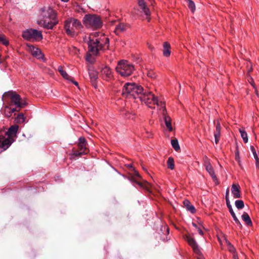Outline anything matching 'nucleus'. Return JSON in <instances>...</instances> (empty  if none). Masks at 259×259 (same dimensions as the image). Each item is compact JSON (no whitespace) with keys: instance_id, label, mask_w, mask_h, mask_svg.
Masks as SVG:
<instances>
[{"instance_id":"1","label":"nucleus","mask_w":259,"mask_h":259,"mask_svg":"<svg viewBox=\"0 0 259 259\" xmlns=\"http://www.w3.org/2000/svg\"><path fill=\"white\" fill-rule=\"evenodd\" d=\"M122 94L126 98L139 99L142 103H144L150 108H155L156 105H159L157 98L151 92L144 90L142 86L135 83H125Z\"/></svg>"},{"instance_id":"2","label":"nucleus","mask_w":259,"mask_h":259,"mask_svg":"<svg viewBox=\"0 0 259 259\" xmlns=\"http://www.w3.org/2000/svg\"><path fill=\"white\" fill-rule=\"evenodd\" d=\"M40 16V19L38 24L47 29H52L58 23L56 13L50 7L41 8Z\"/></svg>"},{"instance_id":"3","label":"nucleus","mask_w":259,"mask_h":259,"mask_svg":"<svg viewBox=\"0 0 259 259\" xmlns=\"http://www.w3.org/2000/svg\"><path fill=\"white\" fill-rule=\"evenodd\" d=\"M19 128L16 124L6 128L0 129V153L7 150L13 142V136H15Z\"/></svg>"},{"instance_id":"4","label":"nucleus","mask_w":259,"mask_h":259,"mask_svg":"<svg viewBox=\"0 0 259 259\" xmlns=\"http://www.w3.org/2000/svg\"><path fill=\"white\" fill-rule=\"evenodd\" d=\"M88 52L94 56L98 55L100 50L107 49L109 47V40L105 37L103 43L102 40L97 38L95 34H91L89 37Z\"/></svg>"},{"instance_id":"5","label":"nucleus","mask_w":259,"mask_h":259,"mask_svg":"<svg viewBox=\"0 0 259 259\" xmlns=\"http://www.w3.org/2000/svg\"><path fill=\"white\" fill-rule=\"evenodd\" d=\"M82 28L81 22L74 18H69L64 21V28L67 35L74 37Z\"/></svg>"},{"instance_id":"6","label":"nucleus","mask_w":259,"mask_h":259,"mask_svg":"<svg viewBox=\"0 0 259 259\" xmlns=\"http://www.w3.org/2000/svg\"><path fill=\"white\" fill-rule=\"evenodd\" d=\"M77 146L78 150H76L75 148L72 149V152L70 154L71 159H75L76 158L81 157L82 155H85L89 152L88 143L84 137H81L79 138Z\"/></svg>"},{"instance_id":"7","label":"nucleus","mask_w":259,"mask_h":259,"mask_svg":"<svg viewBox=\"0 0 259 259\" xmlns=\"http://www.w3.org/2000/svg\"><path fill=\"white\" fill-rule=\"evenodd\" d=\"M134 70V66L126 60L119 61L116 67L117 72L124 77L131 75Z\"/></svg>"},{"instance_id":"8","label":"nucleus","mask_w":259,"mask_h":259,"mask_svg":"<svg viewBox=\"0 0 259 259\" xmlns=\"http://www.w3.org/2000/svg\"><path fill=\"white\" fill-rule=\"evenodd\" d=\"M127 166L134 171V173L130 175L128 178L129 180L137 184L140 187L143 188L146 191L151 192V184L145 181L142 182H139V181L141 179V177L138 171L136 170L135 168L131 164H128Z\"/></svg>"},{"instance_id":"9","label":"nucleus","mask_w":259,"mask_h":259,"mask_svg":"<svg viewBox=\"0 0 259 259\" xmlns=\"http://www.w3.org/2000/svg\"><path fill=\"white\" fill-rule=\"evenodd\" d=\"M83 23L87 27L94 29L100 28L102 26L101 18L97 15H85L83 18Z\"/></svg>"},{"instance_id":"10","label":"nucleus","mask_w":259,"mask_h":259,"mask_svg":"<svg viewBox=\"0 0 259 259\" xmlns=\"http://www.w3.org/2000/svg\"><path fill=\"white\" fill-rule=\"evenodd\" d=\"M22 37L27 40L39 41L42 39L41 32L34 29H29L24 31Z\"/></svg>"},{"instance_id":"11","label":"nucleus","mask_w":259,"mask_h":259,"mask_svg":"<svg viewBox=\"0 0 259 259\" xmlns=\"http://www.w3.org/2000/svg\"><path fill=\"white\" fill-rule=\"evenodd\" d=\"M10 99L11 103L10 106L15 105L16 107L19 110L26 105V103L21 101V98L19 95L16 94L15 92H9L8 93Z\"/></svg>"},{"instance_id":"12","label":"nucleus","mask_w":259,"mask_h":259,"mask_svg":"<svg viewBox=\"0 0 259 259\" xmlns=\"http://www.w3.org/2000/svg\"><path fill=\"white\" fill-rule=\"evenodd\" d=\"M204 160V165L205 167L206 170L208 172V174L210 175V176L211 177L212 179H213V181L217 184H218V180L217 179V177L215 174L214 170L213 169V168L211 166L209 160L207 156H205L203 158Z\"/></svg>"},{"instance_id":"13","label":"nucleus","mask_w":259,"mask_h":259,"mask_svg":"<svg viewBox=\"0 0 259 259\" xmlns=\"http://www.w3.org/2000/svg\"><path fill=\"white\" fill-rule=\"evenodd\" d=\"M185 239L186 240L189 245L192 248L193 251L196 254L198 255H200L201 251L194 239L190 237L189 235H186Z\"/></svg>"},{"instance_id":"14","label":"nucleus","mask_w":259,"mask_h":259,"mask_svg":"<svg viewBox=\"0 0 259 259\" xmlns=\"http://www.w3.org/2000/svg\"><path fill=\"white\" fill-rule=\"evenodd\" d=\"M101 77L106 81H110L113 78V75L110 68L109 67L105 66L101 71Z\"/></svg>"},{"instance_id":"15","label":"nucleus","mask_w":259,"mask_h":259,"mask_svg":"<svg viewBox=\"0 0 259 259\" xmlns=\"http://www.w3.org/2000/svg\"><path fill=\"white\" fill-rule=\"evenodd\" d=\"M29 48V51L31 54V55L37 58L38 59H44V55L41 52V51L38 48L34 47L33 46H28Z\"/></svg>"},{"instance_id":"16","label":"nucleus","mask_w":259,"mask_h":259,"mask_svg":"<svg viewBox=\"0 0 259 259\" xmlns=\"http://www.w3.org/2000/svg\"><path fill=\"white\" fill-rule=\"evenodd\" d=\"M158 103H159V105H157V106H160L163 108L162 113H163V115L164 116V119L165 125L169 131H172V126L171 124V119H170V117L166 115V111L165 107V106L163 107V103H162V102H158Z\"/></svg>"},{"instance_id":"17","label":"nucleus","mask_w":259,"mask_h":259,"mask_svg":"<svg viewBox=\"0 0 259 259\" xmlns=\"http://www.w3.org/2000/svg\"><path fill=\"white\" fill-rule=\"evenodd\" d=\"M231 192L234 198H240L241 197L240 187L238 184H233L231 186Z\"/></svg>"},{"instance_id":"18","label":"nucleus","mask_w":259,"mask_h":259,"mask_svg":"<svg viewBox=\"0 0 259 259\" xmlns=\"http://www.w3.org/2000/svg\"><path fill=\"white\" fill-rule=\"evenodd\" d=\"M221 124L219 121L218 120L215 126V130L214 132V136L215 139V143L217 144L220 140L221 136Z\"/></svg>"},{"instance_id":"19","label":"nucleus","mask_w":259,"mask_h":259,"mask_svg":"<svg viewBox=\"0 0 259 259\" xmlns=\"http://www.w3.org/2000/svg\"><path fill=\"white\" fill-rule=\"evenodd\" d=\"M128 27V25L126 24L118 22V24L116 25L114 32L116 35H119L121 32L125 31Z\"/></svg>"},{"instance_id":"20","label":"nucleus","mask_w":259,"mask_h":259,"mask_svg":"<svg viewBox=\"0 0 259 259\" xmlns=\"http://www.w3.org/2000/svg\"><path fill=\"white\" fill-rule=\"evenodd\" d=\"M20 110L17 109V108H12L11 107H10L9 106H6L4 109V114L5 115V116L9 118L12 116L13 114L15 112H16V111L18 112Z\"/></svg>"},{"instance_id":"21","label":"nucleus","mask_w":259,"mask_h":259,"mask_svg":"<svg viewBox=\"0 0 259 259\" xmlns=\"http://www.w3.org/2000/svg\"><path fill=\"white\" fill-rule=\"evenodd\" d=\"M171 53L170 45L168 42H164L163 45V55L164 57H168Z\"/></svg>"},{"instance_id":"22","label":"nucleus","mask_w":259,"mask_h":259,"mask_svg":"<svg viewBox=\"0 0 259 259\" xmlns=\"http://www.w3.org/2000/svg\"><path fill=\"white\" fill-rule=\"evenodd\" d=\"M227 206L228 208H229V211H230L231 215L232 216V217L234 219V221L235 222V223L237 225H238L239 228L240 229H241L242 227V226L241 224L240 223V221H239V220L236 217L235 213L233 210V208L232 207L231 204H227Z\"/></svg>"},{"instance_id":"23","label":"nucleus","mask_w":259,"mask_h":259,"mask_svg":"<svg viewBox=\"0 0 259 259\" xmlns=\"http://www.w3.org/2000/svg\"><path fill=\"white\" fill-rule=\"evenodd\" d=\"M89 74L92 84L95 88H96L97 85L96 83V81L98 78L97 73L96 71L93 70L90 72Z\"/></svg>"},{"instance_id":"24","label":"nucleus","mask_w":259,"mask_h":259,"mask_svg":"<svg viewBox=\"0 0 259 259\" xmlns=\"http://www.w3.org/2000/svg\"><path fill=\"white\" fill-rule=\"evenodd\" d=\"M58 70L65 79L68 81L72 79V77L68 74L61 66L58 67Z\"/></svg>"},{"instance_id":"25","label":"nucleus","mask_w":259,"mask_h":259,"mask_svg":"<svg viewBox=\"0 0 259 259\" xmlns=\"http://www.w3.org/2000/svg\"><path fill=\"white\" fill-rule=\"evenodd\" d=\"M183 203L188 210L190 211L192 213L195 212V207L191 204V202L188 200H185Z\"/></svg>"},{"instance_id":"26","label":"nucleus","mask_w":259,"mask_h":259,"mask_svg":"<svg viewBox=\"0 0 259 259\" xmlns=\"http://www.w3.org/2000/svg\"><path fill=\"white\" fill-rule=\"evenodd\" d=\"M242 220L247 226H251L252 225V221L250 217L247 212H244L241 216Z\"/></svg>"},{"instance_id":"27","label":"nucleus","mask_w":259,"mask_h":259,"mask_svg":"<svg viewBox=\"0 0 259 259\" xmlns=\"http://www.w3.org/2000/svg\"><path fill=\"white\" fill-rule=\"evenodd\" d=\"M239 132L240 133L241 136L242 138L243 139V142L245 143H246L248 142V136L247 134L246 133V131L243 128H240L239 130Z\"/></svg>"},{"instance_id":"28","label":"nucleus","mask_w":259,"mask_h":259,"mask_svg":"<svg viewBox=\"0 0 259 259\" xmlns=\"http://www.w3.org/2000/svg\"><path fill=\"white\" fill-rule=\"evenodd\" d=\"M171 144L174 148V149L176 151H178L180 150V147L178 143V141L177 139H172L171 140Z\"/></svg>"},{"instance_id":"29","label":"nucleus","mask_w":259,"mask_h":259,"mask_svg":"<svg viewBox=\"0 0 259 259\" xmlns=\"http://www.w3.org/2000/svg\"><path fill=\"white\" fill-rule=\"evenodd\" d=\"M25 117L22 113H20L18 115L17 117L15 119V121L16 123H22L25 121Z\"/></svg>"},{"instance_id":"30","label":"nucleus","mask_w":259,"mask_h":259,"mask_svg":"<svg viewBox=\"0 0 259 259\" xmlns=\"http://www.w3.org/2000/svg\"><path fill=\"white\" fill-rule=\"evenodd\" d=\"M167 165L168 168L172 170L175 168L174 159L171 157H169L167 161Z\"/></svg>"},{"instance_id":"31","label":"nucleus","mask_w":259,"mask_h":259,"mask_svg":"<svg viewBox=\"0 0 259 259\" xmlns=\"http://www.w3.org/2000/svg\"><path fill=\"white\" fill-rule=\"evenodd\" d=\"M200 226H198L196 224L192 223V226L194 227L198 231L199 234L201 235H203V232L202 230L201 227L203 228L201 223H199Z\"/></svg>"},{"instance_id":"32","label":"nucleus","mask_w":259,"mask_h":259,"mask_svg":"<svg viewBox=\"0 0 259 259\" xmlns=\"http://www.w3.org/2000/svg\"><path fill=\"white\" fill-rule=\"evenodd\" d=\"M235 204L238 209H242L244 206V202L242 200H237L235 201Z\"/></svg>"},{"instance_id":"33","label":"nucleus","mask_w":259,"mask_h":259,"mask_svg":"<svg viewBox=\"0 0 259 259\" xmlns=\"http://www.w3.org/2000/svg\"><path fill=\"white\" fill-rule=\"evenodd\" d=\"M250 150H251V152L253 153V155L254 159H255L256 165L257 166H258V163L259 159H258L257 154V153L256 152L255 149V148H254V147L253 146H250Z\"/></svg>"},{"instance_id":"34","label":"nucleus","mask_w":259,"mask_h":259,"mask_svg":"<svg viewBox=\"0 0 259 259\" xmlns=\"http://www.w3.org/2000/svg\"><path fill=\"white\" fill-rule=\"evenodd\" d=\"M187 3L189 8L191 10L192 12H194L195 10V5L194 3L192 0H188Z\"/></svg>"},{"instance_id":"35","label":"nucleus","mask_w":259,"mask_h":259,"mask_svg":"<svg viewBox=\"0 0 259 259\" xmlns=\"http://www.w3.org/2000/svg\"><path fill=\"white\" fill-rule=\"evenodd\" d=\"M228 250L232 254L236 252V249L234 246L229 241H226Z\"/></svg>"},{"instance_id":"36","label":"nucleus","mask_w":259,"mask_h":259,"mask_svg":"<svg viewBox=\"0 0 259 259\" xmlns=\"http://www.w3.org/2000/svg\"><path fill=\"white\" fill-rule=\"evenodd\" d=\"M69 52L73 55H77L79 53V50L75 47L72 46L69 48Z\"/></svg>"},{"instance_id":"37","label":"nucleus","mask_w":259,"mask_h":259,"mask_svg":"<svg viewBox=\"0 0 259 259\" xmlns=\"http://www.w3.org/2000/svg\"><path fill=\"white\" fill-rule=\"evenodd\" d=\"M0 42L5 46L8 45L9 44V42L6 39L5 36L1 34H0Z\"/></svg>"},{"instance_id":"38","label":"nucleus","mask_w":259,"mask_h":259,"mask_svg":"<svg viewBox=\"0 0 259 259\" xmlns=\"http://www.w3.org/2000/svg\"><path fill=\"white\" fill-rule=\"evenodd\" d=\"M92 55H93L91 54V53H90L88 52V53L87 54V56H86V60L88 62H90L91 63H93L95 60L94 58L92 57Z\"/></svg>"},{"instance_id":"39","label":"nucleus","mask_w":259,"mask_h":259,"mask_svg":"<svg viewBox=\"0 0 259 259\" xmlns=\"http://www.w3.org/2000/svg\"><path fill=\"white\" fill-rule=\"evenodd\" d=\"M125 117L128 119H134L135 118V114L126 111L125 114Z\"/></svg>"},{"instance_id":"40","label":"nucleus","mask_w":259,"mask_h":259,"mask_svg":"<svg viewBox=\"0 0 259 259\" xmlns=\"http://www.w3.org/2000/svg\"><path fill=\"white\" fill-rule=\"evenodd\" d=\"M229 189L228 188L226 190V196H225V199L226 201V204H230V202L229 199Z\"/></svg>"},{"instance_id":"41","label":"nucleus","mask_w":259,"mask_h":259,"mask_svg":"<svg viewBox=\"0 0 259 259\" xmlns=\"http://www.w3.org/2000/svg\"><path fill=\"white\" fill-rule=\"evenodd\" d=\"M235 159L237 161H239L240 157H239V150L238 149H236V150L235 152Z\"/></svg>"},{"instance_id":"42","label":"nucleus","mask_w":259,"mask_h":259,"mask_svg":"<svg viewBox=\"0 0 259 259\" xmlns=\"http://www.w3.org/2000/svg\"><path fill=\"white\" fill-rule=\"evenodd\" d=\"M148 76L149 77H150L151 78H154L155 77V75L153 72H149L147 74Z\"/></svg>"},{"instance_id":"43","label":"nucleus","mask_w":259,"mask_h":259,"mask_svg":"<svg viewBox=\"0 0 259 259\" xmlns=\"http://www.w3.org/2000/svg\"><path fill=\"white\" fill-rule=\"evenodd\" d=\"M69 81L72 82L76 86H78V82L77 81L74 80L73 77H72V79L71 80H69Z\"/></svg>"},{"instance_id":"44","label":"nucleus","mask_w":259,"mask_h":259,"mask_svg":"<svg viewBox=\"0 0 259 259\" xmlns=\"http://www.w3.org/2000/svg\"><path fill=\"white\" fill-rule=\"evenodd\" d=\"M233 259H239L238 256L236 252L233 253Z\"/></svg>"},{"instance_id":"45","label":"nucleus","mask_w":259,"mask_h":259,"mask_svg":"<svg viewBox=\"0 0 259 259\" xmlns=\"http://www.w3.org/2000/svg\"><path fill=\"white\" fill-rule=\"evenodd\" d=\"M199 259H204L203 257L202 256H200L199 257Z\"/></svg>"},{"instance_id":"46","label":"nucleus","mask_w":259,"mask_h":259,"mask_svg":"<svg viewBox=\"0 0 259 259\" xmlns=\"http://www.w3.org/2000/svg\"><path fill=\"white\" fill-rule=\"evenodd\" d=\"M256 167L259 169V162L258 163V166L256 165Z\"/></svg>"},{"instance_id":"47","label":"nucleus","mask_w":259,"mask_h":259,"mask_svg":"<svg viewBox=\"0 0 259 259\" xmlns=\"http://www.w3.org/2000/svg\"><path fill=\"white\" fill-rule=\"evenodd\" d=\"M2 62V61H1V56L0 55V64Z\"/></svg>"},{"instance_id":"48","label":"nucleus","mask_w":259,"mask_h":259,"mask_svg":"<svg viewBox=\"0 0 259 259\" xmlns=\"http://www.w3.org/2000/svg\"><path fill=\"white\" fill-rule=\"evenodd\" d=\"M186 2H188V0H186Z\"/></svg>"}]
</instances>
